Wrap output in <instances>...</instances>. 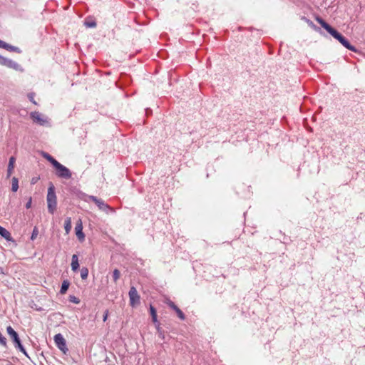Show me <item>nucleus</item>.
<instances>
[{
	"label": "nucleus",
	"instance_id": "1",
	"mask_svg": "<svg viewBox=\"0 0 365 365\" xmlns=\"http://www.w3.org/2000/svg\"><path fill=\"white\" fill-rule=\"evenodd\" d=\"M316 21L323 27L330 35L337 39L346 48L356 51V48L352 46L349 41L336 29L332 28L328 23L319 16L316 17Z\"/></svg>",
	"mask_w": 365,
	"mask_h": 365
},
{
	"label": "nucleus",
	"instance_id": "2",
	"mask_svg": "<svg viewBox=\"0 0 365 365\" xmlns=\"http://www.w3.org/2000/svg\"><path fill=\"white\" fill-rule=\"evenodd\" d=\"M46 202L48 211L50 214L53 215L56 210L57 207V197L55 192L54 185L51 183L48 188V193L46 196Z\"/></svg>",
	"mask_w": 365,
	"mask_h": 365
},
{
	"label": "nucleus",
	"instance_id": "3",
	"mask_svg": "<svg viewBox=\"0 0 365 365\" xmlns=\"http://www.w3.org/2000/svg\"><path fill=\"white\" fill-rule=\"evenodd\" d=\"M6 331L10 339L12 340L14 347L22 352L26 356L29 357L26 349L21 344L18 333L11 326L6 327Z\"/></svg>",
	"mask_w": 365,
	"mask_h": 365
},
{
	"label": "nucleus",
	"instance_id": "4",
	"mask_svg": "<svg viewBox=\"0 0 365 365\" xmlns=\"http://www.w3.org/2000/svg\"><path fill=\"white\" fill-rule=\"evenodd\" d=\"M0 65L6 66L9 68H12L15 71H19V72H24V68L19 65L17 62L7 58L6 57L2 56L0 55Z\"/></svg>",
	"mask_w": 365,
	"mask_h": 365
},
{
	"label": "nucleus",
	"instance_id": "5",
	"mask_svg": "<svg viewBox=\"0 0 365 365\" xmlns=\"http://www.w3.org/2000/svg\"><path fill=\"white\" fill-rule=\"evenodd\" d=\"M54 168L56 170V175L58 178L66 180L71 178L72 173L71 170L63 165L61 164L59 162L54 166Z\"/></svg>",
	"mask_w": 365,
	"mask_h": 365
},
{
	"label": "nucleus",
	"instance_id": "6",
	"mask_svg": "<svg viewBox=\"0 0 365 365\" xmlns=\"http://www.w3.org/2000/svg\"><path fill=\"white\" fill-rule=\"evenodd\" d=\"M31 119L40 125H48L49 122L46 117H44L41 113L34 111L30 113Z\"/></svg>",
	"mask_w": 365,
	"mask_h": 365
},
{
	"label": "nucleus",
	"instance_id": "7",
	"mask_svg": "<svg viewBox=\"0 0 365 365\" xmlns=\"http://www.w3.org/2000/svg\"><path fill=\"white\" fill-rule=\"evenodd\" d=\"M129 298H130V304L131 307H134L137 304H140V295L138 293V291L135 287H131L129 292Z\"/></svg>",
	"mask_w": 365,
	"mask_h": 365
},
{
	"label": "nucleus",
	"instance_id": "8",
	"mask_svg": "<svg viewBox=\"0 0 365 365\" xmlns=\"http://www.w3.org/2000/svg\"><path fill=\"white\" fill-rule=\"evenodd\" d=\"M54 341L56 346L64 354L68 351L66 341L61 334H57L54 336Z\"/></svg>",
	"mask_w": 365,
	"mask_h": 365
},
{
	"label": "nucleus",
	"instance_id": "9",
	"mask_svg": "<svg viewBox=\"0 0 365 365\" xmlns=\"http://www.w3.org/2000/svg\"><path fill=\"white\" fill-rule=\"evenodd\" d=\"M99 210L108 213L109 212H114L115 210L113 208L110 207L108 204H106L103 200L98 198L95 203Z\"/></svg>",
	"mask_w": 365,
	"mask_h": 365
},
{
	"label": "nucleus",
	"instance_id": "10",
	"mask_svg": "<svg viewBox=\"0 0 365 365\" xmlns=\"http://www.w3.org/2000/svg\"><path fill=\"white\" fill-rule=\"evenodd\" d=\"M150 315L152 317V320L153 322V323L155 324V327H156V329L158 330V331H160L161 329L160 327V323L158 320V318H157V312H156V309L153 306V305H150Z\"/></svg>",
	"mask_w": 365,
	"mask_h": 365
},
{
	"label": "nucleus",
	"instance_id": "11",
	"mask_svg": "<svg viewBox=\"0 0 365 365\" xmlns=\"http://www.w3.org/2000/svg\"><path fill=\"white\" fill-rule=\"evenodd\" d=\"M75 230L77 237L80 240H84L85 235L83 232V225L81 220H79V222L76 224Z\"/></svg>",
	"mask_w": 365,
	"mask_h": 365
},
{
	"label": "nucleus",
	"instance_id": "12",
	"mask_svg": "<svg viewBox=\"0 0 365 365\" xmlns=\"http://www.w3.org/2000/svg\"><path fill=\"white\" fill-rule=\"evenodd\" d=\"M0 235L7 241H12L13 239L11 236L10 232L4 227L0 226Z\"/></svg>",
	"mask_w": 365,
	"mask_h": 365
},
{
	"label": "nucleus",
	"instance_id": "13",
	"mask_svg": "<svg viewBox=\"0 0 365 365\" xmlns=\"http://www.w3.org/2000/svg\"><path fill=\"white\" fill-rule=\"evenodd\" d=\"M71 269L73 271V272H76L78 270V267H79V263H78V256L76 255H73L72 256V259H71Z\"/></svg>",
	"mask_w": 365,
	"mask_h": 365
},
{
	"label": "nucleus",
	"instance_id": "14",
	"mask_svg": "<svg viewBox=\"0 0 365 365\" xmlns=\"http://www.w3.org/2000/svg\"><path fill=\"white\" fill-rule=\"evenodd\" d=\"M15 160H16V159L13 156L9 158V165H8V170H7V176L8 177H10L11 173H12V172H13V170H14V168Z\"/></svg>",
	"mask_w": 365,
	"mask_h": 365
},
{
	"label": "nucleus",
	"instance_id": "15",
	"mask_svg": "<svg viewBox=\"0 0 365 365\" xmlns=\"http://www.w3.org/2000/svg\"><path fill=\"white\" fill-rule=\"evenodd\" d=\"M81 199L86 202H88L89 200H92L93 202L96 203V200H98V198L93 195H88L87 194L83 193L81 197Z\"/></svg>",
	"mask_w": 365,
	"mask_h": 365
},
{
	"label": "nucleus",
	"instance_id": "16",
	"mask_svg": "<svg viewBox=\"0 0 365 365\" xmlns=\"http://www.w3.org/2000/svg\"><path fill=\"white\" fill-rule=\"evenodd\" d=\"M72 228L71 218L68 217L64 222V229L66 234H68Z\"/></svg>",
	"mask_w": 365,
	"mask_h": 365
},
{
	"label": "nucleus",
	"instance_id": "17",
	"mask_svg": "<svg viewBox=\"0 0 365 365\" xmlns=\"http://www.w3.org/2000/svg\"><path fill=\"white\" fill-rule=\"evenodd\" d=\"M43 157L54 167L58 162L47 153H43Z\"/></svg>",
	"mask_w": 365,
	"mask_h": 365
},
{
	"label": "nucleus",
	"instance_id": "18",
	"mask_svg": "<svg viewBox=\"0 0 365 365\" xmlns=\"http://www.w3.org/2000/svg\"><path fill=\"white\" fill-rule=\"evenodd\" d=\"M69 284H70V283L67 280H64L62 282L61 287V289H60V293L61 294H65L67 292V290H68V289L69 287Z\"/></svg>",
	"mask_w": 365,
	"mask_h": 365
},
{
	"label": "nucleus",
	"instance_id": "19",
	"mask_svg": "<svg viewBox=\"0 0 365 365\" xmlns=\"http://www.w3.org/2000/svg\"><path fill=\"white\" fill-rule=\"evenodd\" d=\"M5 49L9 51L16 52L17 53H21V50L19 47L10 45L9 43L6 44Z\"/></svg>",
	"mask_w": 365,
	"mask_h": 365
},
{
	"label": "nucleus",
	"instance_id": "20",
	"mask_svg": "<svg viewBox=\"0 0 365 365\" xmlns=\"http://www.w3.org/2000/svg\"><path fill=\"white\" fill-rule=\"evenodd\" d=\"M19 189V180L16 177L12 178L11 182V190L13 192H16Z\"/></svg>",
	"mask_w": 365,
	"mask_h": 365
},
{
	"label": "nucleus",
	"instance_id": "21",
	"mask_svg": "<svg viewBox=\"0 0 365 365\" xmlns=\"http://www.w3.org/2000/svg\"><path fill=\"white\" fill-rule=\"evenodd\" d=\"M88 275V269L86 267H83L81 269V277L82 279H87Z\"/></svg>",
	"mask_w": 365,
	"mask_h": 365
},
{
	"label": "nucleus",
	"instance_id": "22",
	"mask_svg": "<svg viewBox=\"0 0 365 365\" xmlns=\"http://www.w3.org/2000/svg\"><path fill=\"white\" fill-rule=\"evenodd\" d=\"M120 277V272L118 269H115L113 272V281L116 282Z\"/></svg>",
	"mask_w": 365,
	"mask_h": 365
},
{
	"label": "nucleus",
	"instance_id": "23",
	"mask_svg": "<svg viewBox=\"0 0 365 365\" xmlns=\"http://www.w3.org/2000/svg\"><path fill=\"white\" fill-rule=\"evenodd\" d=\"M167 304L172 309H173L175 312H177V310L180 309L173 302L170 301V300H168L167 302Z\"/></svg>",
	"mask_w": 365,
	"mask_h": 365
},
{
	"label": "nucleus",
	"instance_id": "24",
	"mask_svg": "<svg viewBox=\"0 0 365 365\" xmlns=\"http://www.w3.org/2000/svg\"><path fill=\"white\" fill-rule=\"evenodd\" d=\"M167 304L172 309H173L175 312H177V310L180 309L173 302L170 301V300H168L167 302Z\"/></svg>",
	"mask_w": 365,
	"mask_h": 365
},
{
	"label": "nucleus",
	"instance_id": "25",
	"mask_svg": "<svg viewBox=\"0 0 365 365\" xmlns=\"http://www.w3.org/2000/svg\"><path fill=\"white\" fill-rule=\"evenodd\" d=\"M68 300H69V302L76 304L80 303V299L73 295H70Z\"/></svg>",
	"mask_w": 365,
	"mask_h": 365
},
{
	"label": "nucleus",
	"instance_id": "26",
	"mask_svg": "<svg viewBox=\"0 0 365 365\" xmlns=\"http://www.w3.org/2000/svg\"><path fill=\"white\" fill-rule=\"evenodd\" d=\"M0 344L5 348L7 347L6 339L1 334H0Z\"/></svg>",
	"mask_w": 365,
	"mask_h": 365
},
{
	"label": "nucleus",
	"instance_id": "27",
	"mask_svg": "<svg viewBox=\"0 0 365 365\" xmlns=\"http://www.w3.org/2000/svg\"><path fill=\"white\" fill-rule=\"evenodd\" d=\"M176 314L181 320H184L185 319L184 313L180 309L177 310Z\"/></svg>",
	"mask_w": 365,
	"mask_h": 365
},
{
	"label": "nucleus",
	"instance_id": "28",
	"mask_svg": "<svg viewBox=\"0 0 365 365\" xmlns=\"http://www.w3.org/2000/svg\"><path fill=\"white\" fill-rule=\"evenodd\" d=\"M85 25L88 28H94L96 26V23L95 21L85 22Z\"/></svg>",
	"mask_w": 365,
	"mask_h": 365
},
{
	"label": "nucleus",
	"instance_id": "29",
	"mask_svg": "<svg viewBox=\"0 0 365 365\" xmlns=\"http://www.w3.org/2000/svg\"><path fill=\"white\" fill-rule=\"evenodd\" d=\"M28 98L30 100V101H31L34 104H35V105L36 104V102L34 100V93H29Z\"/></svg>",
	"mask_w": 365,
	"mask_h": 365
},
{
	"label": "nucleus",
	"instance_id": "30",
	"mask_svg": "<svg viewBox=\"0 0 365 365\" xmlns=\"http://www.w3.org/2000/svg\"><path fill=\"white\" fill-rule=\"evenodd\" d=\"M31 204H32V198H31V197H30L28 202H26V204L25 205L26 208L29 209L31 207Z\"/></svg>",
	"mask_w": 365,
	"mask_h": 365
},
{
	"label": "nucleus",
	"instance_id": "31",
	"mask_svg": "<svg viewBox=\"0 0 365 365\" xmlns=\"http://www.w3.org/2000/svg\"><path fill=\"white\" fill-rule=\"evenodd\" d=\"M38 235V230L35 227L33 230V232H32V235H31V240H34L36 236Z\"/></svg>",
	"mask_w": 365,
	"mask_h": 365
},
{
	"label": "nucleus",
	"instance_id": "32",
	"mask_svg": "<svg viewBox=\"0 0 365 365\" xmlns=\"http://www.w3.org/2000/svg\"><path fill=\"white\" fill-rule=\"evenodd\" d=\"M6 44H7V43L0 40V48L5 49Z\"/></svg>",
	"mask_w": 365,
	"mask_h": 365
},
{
	"label": "nucleus",
	"instance_id": "33",
	"mask_svg": "<svg viewBox=\"0 0 365 365\" xmlns=\"http://www.w3.org/2000/svg\"><path fill=\"white\" fill-rule=\"evenodd\" d=\"M107 317H108V311L106 312L104 316H103V321H106L107 319Z\"/></svg>",
	"mask_w": 365,
	"mask_h": 365
},
{
	"label": "nucleus",
	"instance_id": "34",
	"mask_svg": "<svg viewBox=\"0 0 365 365\" xmlns=\"http://www.w3.org/2000/svg\"><path fill=\"white\" fill-rule=\"evenodd\" d=\"M37 180H38L37 178H32V180H31V184H35V183L37 182Z\"/></svg>",
	"mask_w": 365,
	"mask_h": 365
},
{
	"label": "nucleus",
	"instance_id": "35",
	"mask_svg": "<svg viewBox=\"0 0 365 365\" xmlns=\"http://www.w3.org/2000/svg\"><path fill=\"white\" fill-rule=\"evenodd\" d=\"M4 274L3 269L0 267V274Z\"/></svg>",
	"mask_w": 365,
	"mask_h": 365
}]
</instances>
